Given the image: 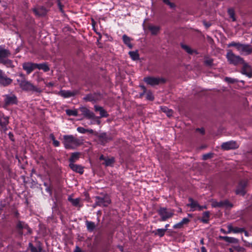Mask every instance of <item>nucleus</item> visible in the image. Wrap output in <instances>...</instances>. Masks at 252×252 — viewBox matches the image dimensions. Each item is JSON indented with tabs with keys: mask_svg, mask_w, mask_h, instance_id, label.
<instances>
[{
	"mask_svg": "<svg viewBox=\"0 0 252 252\" xmlns=\"http://www.w3.org/2000/svg\"><path fill=\"white\" fill-rule=\"evenodd\" d=\"M227 228H228V231H227V233H230V232H233L234 227L232 226V225H231V224L228 225L227 226Z\"/></svg>",
	"mask_w": 252,
	"mask_h": 252,
	"instance_id": "obj_54",
	"label": "nucleus"
},
{
	"mask_svg": "<svg viewBox=\"0 0 252 252\" xmlns=\"http://www.w3.org/2000/svg\"><path fill=\"white\" fill-rule=\"evenodd\" d=\"M94 107L95 111L99 112L100 117H107L108 116V114L107 112L103 108V107L97 105H95Z\"/></svg>",
	"mask_w": 252,
	"mask_h": 252,
	"instance_id": "obj_25",
	"label": "nucleus"
},
{
	"mask_svg": "<svg viewBox=\"0 0 252 252\" xmlns=\"http://www.w3.org/2000/svg\"><path fill=\"white\" fill-rule=\"evenodd\" d=\"M65 112L66 114L68 116H77L78 115V111L77 110L67 109Z\"/></svg>",
	"mask_w": 252,
	"mask_h": 252,
	"instance_id": "obj_42",
	"label": "nucleus"
},
{
	"mask_svg": "<svg viewBox=\"0 0 252 252\" xmlns=\"http://www.w3.org/2000/svg\"><path fill=\"white\" fill-rule=\"evenodd\" d=\"M80 110L82 114L89 119H94L95 118L94 113L85 107H81Z\"/></svg>",
	"mask_w": 252,
	"mask_h": 252,
	"instance_id": "obj_13",
	"label": "nucleus"
},
{
	"mask_svg": "<svg viewBox=\"0 0 252 252\" xmlns=\"http://www.w3.org/2000/svg\"><path fill=\"white\" fill-rule=\"evenodd\" d=\"M13 80L8 77L5 72L1 69H0V85L3 87H6L10 85Z\"/></svg>",
	"mask_w": 252,
	"mask_h": 252,
	"instance_id": "obj_7",
	"label": "nucleus"
},
{
	"mask_svg": "<svg viewBox=\"0 0 252 252\" xmlns=\"http://www.w3.org/2000/svg\"><path fill=\"white\" fill-rule=\"evenodd\" d=\"M219 238L221 240H224L225 242L230 243H237L238 242V240L237 239L233 238V237H230L228 236H220L219 237Z\"/></svg>",
	"mask_w": 252,
	"mask_h": 252,
	"instance_id": "obj_26",
	"label": "nucleus"
},
{
	"mask_svg": "<svg viewBox=\"0 0 252 252\" xmlns=\"http://www.w3.org/2000/svg\"><path fill=\"white\" fill-rule=\"evenodd\" d=\"M198 130H199L202 134H203L204 133V130L203 128L201 129H197Z\"/></svg>",
	"mask_w": 252,
	"mask_h": 252,
	"instance_id": "obj_62",
	"label": "nucleus"
},
{
	"mask_svg": "<svg viewBox=\"0 0 252 252\" xmlns=\"http://www.w3.org/2000/svg\"><path fill=\"white\" fill-rule=\"evenodd\" d=\"M106 158H105L103 155L100 156V157H99L100 160H103L104 161H105V159Z\"/></svg>",
	"mask_w": 252,
	"mask_h": 252,
	"instance_id": "obj_61",
	"label": "nucleus"
},
{
	"mask_svg": "<svg viewBox=\"0 0 252 252\" xmlns=\"http://www.w3.org/2000/svg\"><path fill=\"white\" fill-rule=\"evenodd\" d=\"M248 182L246 180L241 181L236 188L235 193L237 194L244 195L246 193L245 188L247 186Z\"/></svg>",
	"mask_w": 252,
	"mask_h": 252,
	"instance_id": "obj_9",
	"label": "nucleus"
},
{
	"mask_svg": "<svg viewBox=\"0 0 252 252\" xmlns=\"http://www.w3.org/2000/svg\"><path fill=\"white\" fill-rule=\"evenodd\" d=\"M53 144L55 147H59L60 146V142L57 140L53 141Z\"/></svg>",
	"mask_w": 252,
	"mask_h": 252,
	"instance_id": "obj_55",
	"label": "nucleus"
},
{
	"mask_svg": "<svg viewBox=\"0 0 252 252\" xmlns=\"http://www.w3.org/2000/svg\"><path fill=\"white\" fill-rule=\"evenodd\" d=\"M211 205L214 208H222V201H217L215 200H212Z\"/></svg>",
	"mask_w": 252,
	"mask_h": 252,
	"instance_id": "obj_38",
	"label": "nucleus"
},
{
	"mask_svg": "<svg viewBox=\"0 0 252 252\" xmlns=\"http://www.w3.org/2000/svg\"><path fill=\"white\" fill-rule=\"evenodd\" d=\"M87 132H88L90 133H93L94 132V130L92 129H87Z\"/></svg>",
	"mask_w": 252,
	"mask_h": 252,
	"instance_id": "obj_64",
	"label": "nucleus"
},
{
	"mask_svg": "<svg viewBox=\"0 0 252 252\" xmlns=\"http://www.w3.org/2000/svg\"><path fill=\"white\" fill-rule=\"evenodd\" d=\"M4 102L6 106L16 104L17 103V98L16 96L12 94H6L4 95Z\"/></svg>",
	"mask_w": 252,
	"mask_h": 252,
	"instance_id": "obj_5",
	"label": "nucleus"
},
{
	"mask_svg": "<svg viewBox=\"0 0 252 252\" xmlns=\"http://www.w3.org/2000/svg\"><path fill=\"white\" fill-rule=\"evenodd\" d=\"M226 58L231 64L235 65L244 63V61L239 56L235 55L231 51H229L226 54Z\"/></svg>",
	"mask_w": 252,
	"mask_h": 252,
	"instance_id": "obj_2",
	"label": "nucleus"
},
{
	"mask_svg": "<svg viewBox=\"0 0 252 252\" xmlns=\"http://www.w3.org/2000/svg\"><path fill=\"white\" fill-rule=\"evenodd\" d=\"M163 2L165 3L166 4L168 5L171 8H173L175 7V4L170 2L169 0H162Z\"/></svg>",
	"mask_w": 252,
	"mask_h": 252,
	"instance_id": "obj_49",
	"label": "nucleus"
},
{
	"mask_svg": "<svg viewBox=\"0 0 252 252\" xmlns=\"http://www.w3.org/2000/svg\"><path fill=\"white\" fill-rule=\"evenodd\" d=\"M74 252H82V251L79 247L76 246Z\"/></svg>",
	"mask_w": 252,
	"mask_h": 252,
	"instance_id": "obj_56",
	"label": "nucleus"
},
{
	"mask_svg": "<svg viewBox=\"0 0 252 252\" xmlns=\"http://www.w3.org/2000/svg\"><path fill=\"white\" fill-rule=\"evenodd\" d=\"M181 46L189 54H192L194 52V50H192L190 47L187 45L181 44Z\"/></svg>",
	"mask_w": 252,
	"mask_h": 252,
	"instance_id": "obj_41",
	"label": "nucleus"
},
{
	"mask_svg": "<svg viewBox=\"0 0 252 252\" xmlns=\"http://www.w3.org/2000/svg\"><path fill=\"white\" fill-rule=\"evenodd\" d=\"M8 123V117L0 114V126L1 128L5 129Z\"/></svg>",
	"mask_w": 252,
	"mask_h": 252,
	"instance_id": "obj_21",
	"label": "nucleus"
},
{
	"mask_svg": "<svg viewBox=\"0 0 252 252\" xmlns=\"http://www.w3.org/2000/svg\"><path fill=\"white\" fill-rule=\"evenodd\" d=\"M77 130L78 132L81 133H85L87 132V129L84 128L83 127H78L77 128Z\"/></svg>",
	"mask_w": 252,
	"mask_h": 252,
	"instance_id": "obj_51",
	"label": "nucleus"
},
{
	"mask_svg": "<svg viewBox=\"0 0 252 252\" xmlns=\"http://www.w3.org/2000/svg\"><path fill=\"white\" fill-rule=\"evenodd\" d=\"M233 207V204L229 202L227 200L222 201V207L226 208H230Z\"/></svg>",
	"mask_w": 252,
	"mask_h": 252,
	"instance_id": "obj_46",
	"label": "nucleus"
},
{
	"mask_svg": "<svg viewBox=\"0 0 252 252\" xmlns=\"http://www.w3.org/2000/svg\"><path fill=\"white\" fill-rule=\"evenodd\" d=\"M141 87L142 89L143 90L144 93H145L146 91V88L144 86H141Z\"/></svg>",
	"mask_w": 252,
	"mask_h": 252,
	"instance_id": "obj_63",
	"label": "nucleus"
},
{
	"mask_svg": "<svg viewBox=\"0 0 252 252\" xmlns=\"http://www.w3.org/2000/svg\"><path fill=\"white\" fill-rule=\"evenodd\" d=\"M149 30L152 34L156 35L158 32L160 28L158 26H150L149 27Z\"/></svg>",
	"mask_w": 252,
	"mask_h": 252,
	"instance_id": "obj_34",
	"label": "nucleus"
},
{
	"mask_svg": "<svg viewBox=\"0 0 252 252\" xmlns=\"http://www.w3.org/2000/svg\"><path fill=\"white\" fill-rule=\"evenodd\" d=\"M243 67L242 69L241 73L248 76L249 78L252 77V72L251 67L244 62Z\"/></svg>",
	"mask_w": 252,
	"mask_h": 252,
	"instance_id": "obj_16",
	"label": "nucleus"
},
{
	"mask_svg": "<svg viewBox=\"0 0 252 252\" xmlns=\"http://www.w3.org/2000/svg\"><path fill=\"white\" fill-rule=\"evenodd\" d=\"M62 143L66 149H75L83 144L81 140L73 135H63Z\"/></svg>",
	"mask_w": 252,
	"mask_h": 252,
	"instance_id": "obj_1",
	"label": "nucleus"
},
{
	"mask_svg": "<svg viewBox=\"0 0 252 252\" xmlns=\"http://www.w3.org/2000/svg\"><path fill=\"white\" fill-rule=\"evenodd\" d=\"M0 63L5 65L7 67L13 68L14 67L12 61L8 59L5 58L4 60H1Z\"/></svg>",
	"mask_w": 252,
	"mask_h": 252,
	"instance_id": "obj_29",
	"label": "nucleus"
},
{
	"mask_svg": "<svg viewBox=\"0 0 252 252\" xmlns=\"http://www.w3.org/2000/svg\"><path fill=\"white\" fill-rule=\"evenodd\" d=\"M201 252H207V250L203 246L201 248Z\"/></svg>",
	"mask_w": 252,
	"mask_h": 252,
	"instance_id": "obj_60",
	"label": "nucleus"
},
{
	"mask_svg": "<svg viewBox=\"0 0 252 252\" xmlns=\"http://www.w3.org/2000/svg\"><path fill=\"white\" fill-rule=\"evenodd\" d=\"M210 217V212L206 211L203 213L201 221L204 223H208Z\"/></svg>",
	"mask_w": 252,
	"mask_h": 252,
	"instance_id": "obj_36",
	"label": "nucleus"
},
{
	"mask_svg": "<svg viewBox=\"0 0 252 252\" xmlns=\"http://www.w3.org/2000/svg\"><path fill=\"white\" fill-rule=\"evenodd\" d=\"M33 12L35 15L39 16H42L45 15L47 13V10L43 6H40L37 8H35L33 9Z\"/></svg>",
	"mask_w": 252,
	"mask_h": 252,
	"instance_id": "obj_20",
	"label": "nucleus"
},
{
	"mask_svg": "<svg viewBox=\"0 0 252 252\" xmlns=\"http://www.w3.org/2000/svg\"><path fill=\"white\" fill-rule=\"evenodd\" d=\"M239 52L241 54H246L247 55L252 53V46L249 44H241Z\"/></svg>",
	"mask_w": 252,
	"mask_h": 252,
	"instance_id": "obj_12",
	"label": "nucleus"
},
{
	"mask_svg": "<svg viewBox=\"0 0 252 252\" xmlns=\"http://www.w3.org/2000/svg\"><path fill=\"white\" fill-rule=\"evenodd\" d=\"M68 200L74 206L79 207V208L82 207V205H80L81 199L80 198L73 199L71 196H69L68 197Z\"/></svg>",
	"mask_w": 252,
	"mask_h": 252,
	"instance_id": "obj_24",
	"label": "nucleus"
},
{
	"mask_svg": "<svg viewBox=\"0 0 252 252\" xmlns=\"http://www.w3.org/2000/svg\"><path fill=\"white\" fill-rule=\"evenodd\" d=\"M111 203V200L109 197L105 195L103 197H95V203L94 207L99 206L101 207H106Z\"/></svg>",
	"mask_w": 252,
	"mask_h": 252,
	"instance_id": "obj_3",
	"label": "nucleus"
},
{
	"mask_svg": "<svg viewBox=\"0 0 252 252\" xmlns=\"http://www.w3.org/2000/svg\"><path fill=\"white\" fill-rule=\"evenodd\" d=\"M84 99L86 101L95 102L96 101L95 94H89L84 97Z\"/></svg>",
	"mask_w": 252,
	"mask_h": 252,
	"instance_id": "obj_33",
	"label": "nucleus"
},
{
	"mask_svg": "<svg viewBox=\"0 0 252 252\" xmlns=\"http://www.w3.org/2000/svg\"><path fill=\"white\" fill-rule=\"evenodd\" d=\"M18 75L22 78V80L26 79L25 76L23 73H20Z\"/></svg>",
	"mask_w": 252,
	"mask_h": 252,
	"instance_id": "obj_57",
	"label": "nucleus"
},
{
	"mask_svg": "<svg viewBox=\"0 0 252 252\" xmlns=\"http://www.w3.org/2000/svg\"><path fill=\"white\" fill-rule=\"evenodd\" d=\"M143 80L151 86L157 85L165 82V79L161 77H146Z\"/></svg>",
	"mask_w": 252,
	"mask_h": 252,
	"instance_id": "obj_4",
	"label": "nucleus"
},
{
	"mask_svg": "<svg viewBox=\"0 0 252 252\" xmlns=\"http://www.w3.org/2000/svg\"><path fill=\"white\" fill-rule=\"evenodd\" d=\"M221 147L224 150H229L238 148L239 145L235 141H230L223 143L221 145Z\"/></svg>",
	"mask_w": 252,
	"mask_h": 252,
	"instance_id": "obj_10",
	"label": "nucleus"
},
{
	"mask_svg": "<svg viewBox=\"0 0 252 252\" xmlns=\"http://www.w3.org/2000/svg\"><path fill=\"white\" fill-rule=\"evenodd\" d=\"M16 226L19 233L21 234H23L24 232L26 234L32 233V230L29 227L28 224L23 221H18Z\"/></svg>",
	"mask_w": 252,
	"mask_h": 252,
	"instance_id": "obj_8",
	"label": "nucleus"
},
{
	"mask_svg": "<svg viewBox=\"0 0 252 252\" xmlns=\"http://www.w3.org/2000/svg\"><path fill=\"white\" fill-rule=\"evenodd\" d=\"M213 60L212 59H207L205 61V63L207 65H211L212 64Z\"/></svg>",
	"mask_w": 252,
	"mask_h": 252,
	"instance_id": "obj_52",
	"label": "nucleus"
},
{
	"mask_svg": "<svg viewBox=\"0 0 252 252\" xmlns=\"http://www.w3.org/2000/svg\"><path fill=\"white\" fill-rule=\"evenodd\" d=\"M86 225L88 230L92 231L95 227V225L94 222L92 221H86Z\"/></svg>",
	"mask_w": 252,
	"mask_h": 252,
	"instance_id": "obj_40",
	"label": "nucleus"
},
{
	"mask_svg": "<svg viewBox=\"0 0 252 252\" xmlns=\"http://www.w3.org/2000/svg\"><path fill=\"white\" fill-rule=\"evenodd\" d=\"M11 55L10 51L5 49L3 46H0V62L5 58L9 57Z\"/></svg>",
	"mask_w": 252,
	"mask_h": 252,
	"instance_id": "obj_14",
	"label": "nucleus"
},
{
	"mask_svg": "<svg viewBox=\"0 0 252 252\" xmlns=\"http://www.w3.org/2000/svg\"><path fill=\"white\" fill-rule=\"evenodd\" d=\"M189 200L190 203L188 204V206L190 207V211H194L197 210L199 211V207L200 205L198 202L193 200V199L191 198H189Z\"/></svg>",
	"mask_w": 252,
	"mask_h": 252,
	"instance_id": "obj_19",
	"label": "nucleus"
},
{
	"mask_svg": "<svg viewBox=\"0 0 252 252\" xmlns=\"http://www.w3.org/2000/svg\"><path fill=\"white\" fill-rule=\"evenodd\" d=\"M160 109L161 111L166 113L168 117H170L173 114V111L171 109H168L166 106H161Z\"/></svg>",
	"mask_w": 252,
	"mask_h": 252,
	"instance_id": "obj_37",
	"label": "nucleus"
},
{
	"mask_svg": "<svg viewBox=\"0 0 252 252\" xmlns=\"http://www.w3.org/2000/svg\"><path fill=\"white\" fill-rule=\"evenodd\" d=\"M166 231V228H159L157 230V232H156V234L158 235L160 237H162L165 232Z\"/></svg>",
	"mask_w": 252,
	"mask_h": 252,
	"instance_id": "obj_44",
	"label": "nucleus"
},
{
	"mask_svg": "<svg viewBox=\"0 0 252 252\" xmlns=\"http://www.w3.org/2000/svg\"><path fill=\"white\" fill-rule=\"evenodd\" d=\"M158 213L162 221H165L168 219L172 218L174 215L173 212L168 210L166 208H160Z\"/></svg>",
	"mask_w": 252,
	"mask_h": 252,
	"instance_id": "obj_6",
	"label": "nucleus"
},
{
	"mask_svg": "<svg viewBox=\"0 0 252 252\" xmlns=\"http://www.w3.org/2000/svg\"><path fill=\"white\" fill-rule=\"evenodd\" d=\"M244 231V229L243 228L235 227L233 228V232L235 233H240Z\"/></svg>",
	"mask_w": 252,
	"mask_h": 252,
	"instance_id": "obj_50",
	"label": "nucleus"
},
{
	"mask_svg": "<svg viewBox=\"0 0 252 252\" xmlns=\"http://www.w3.org/2000/svg\"><path fill=\"white\" fill-rule=\"evenodd\" d=\"M207 208V206L206 205H204V206H200L199 207V211H201L203 209H206Z\"/></svg>",
	"mask_w": 252,
	"mask_h": 252,
	"instance_id": "obj_58",
	"label": "nucleus"
},
{
	"mask_svg": "<svg viewBox=\"0 0 252 252\" xmlns=\"http://www.w3.org/2000/svg\"><path fill=\"white\" fill-rule=\"evenodd\" d=\"M128 54L132 60L133 61L137 60L139 58V55L137 51H130Z\"/></svg>",
	"mask_w": 252,
	"mask_h": 252,
	"instance_id": "obj_35",
	"label": "nucleus"
},
{
	"mask_svg": "<svg viewBox=\"0 0 252 252\" xmlns=\"http://www.w3.org/2000/svg\"><path fill=\"white\" fill-rule=\"evenodd\" d=\"M228 14L229 16V17L232 19L233 21H235L236 20V18L235 17V12L234 10L232 8H229L228 9Z\"/></svg>",
	"mask_w": 252,
	"mask_h": 252,
	"instance_id": "obj_43",
	"label": "nucleus"
},
{
	"mask_svg": "<svg viewBox=\"0 0 252 252\" xmlns=\"http://www.w3.org/2000/svg\"><path fill=\"white\" fill-rule=\"evenodd\" d=\"M35 68H38L39 70H43L44 72H47L49 70V67L48 65L45 63H35Z\"/></svg>",
	"mask_w": 252,
	"mask_h": 252,
	"instance_id": "obj_27",
	"label": "nucleus"
},
{
	"mask_svg": "<svg viewBox=\"0 0 252 252\" xmlns=\"http://www.w3.org/2000/svg\"><path fill=\"white\" fill-rule=\"evenodd\" d=\"M30 92H32L37 95H39L43 92V89L32 84Z\"/></svg>",
	"mask_w": 252,
	"mask_h": 252,
	"instance_id": "obj_30",
	"label": "nucleus"
},
{
	"mask_svg": "<svg viewBox=\"0 0 252 252\" xmlns=\"http://www.w3.org/2000/svg\"><path fill=\"white\" fill-rule=\"evenodd\" d=\"M49 137L50 139H51L53 141L56 140L55 137L53 133H51L49 135Z\"/></svg>",
	"mask_w": 252,
	"mask_h": 252,
	"instance_id": "obj_59",
	"label": "nucleus"
},
{
	"mask_svg": "<svg viewBox=\"0 0 252 252\" xmlns=\"http://www.w3.org/2000/svg\"><path fill=\"white\" fill-rule=\"evenodd\" d=\"M189 222V220L188 218H184L179 222L175 224L173 226L174 229H180L183 227L185 224H187Z\"/></svg>",
	"mask_w": 252,
	"mask_h": 252,
	"instance_id": "obj_23",
	"label": "nucleus"
},
{
	"mask_svg": "<svg viewBox=\"0 0 252 252\" xmlns=\"http://www.w3.org/2000/svg\"><path fill=\"white\" fill-rule=\"evenodd\" d=\"M76 93L74 91H65V90H61L60 91L58 94L64 97L67 98L71 96H73L76 94Z\"/></svg>",
	"mask_w": 252,
	"mask_h": 252,
	"instance_id": "obj_18",
	"label": "nucleus"
},
{
	"mask_svg": "<svg viewBox=\"0 0 252 252\" xmlns=\"http://www.w3.org/2000/svg\"><path fill=\"white\" fill-rule=\"evenodd\" d=\"M32 84L30 82L27 81L26 79L21 80L20 87V88L25 91L30 92Z\"/></svg>",
	"mask_w": 252,
	"mask_h": 252,
	"instance_id": "obj_15",
	"label": "nucleus"
},
{
	"mask_svg": "<svg viewBox=\"0 0 252 252\" xmlns=\"http://www.w3.org/2000/svg\"><path fill=\"white\" fill-rule=\"evenodd\" d=\"M115 162V158L113 157L107 158L105 159L104 164L106 166H112Z\"/></svg>",
	"mask_w": 252,
	"mask_h": 252,
	"instance_id": "obj_31",
	"label": "nucleus"
},
{
	"mask_svg": "<svg viewBox=\"0 0 252 252\" xmlns=\"http://www.w3.org/2000/svg\"><path fill=\"white\" fill-rule=\"evenodd\" d=\"M29 246L32 252H41V248L40 247H34L31 243L29 244Z\"/></svg>",
	"mask_w": 252,
	"mask_h": 252,
	"instance_id": "obj_45",
	"label": "nucleus"
},
{
	"mask_svg": "<svg viewBox=\"0 0 252 252\" xmlns=\"http://www.w3.org/2000/svg\"><path fill=\"white\" fill-rule=\"evenodd\" d=\"M225 80L229 83H234L238 82L237 79L232 78L230 77H225Z\"/></svg>",
	"mask_w": 252,
	"mask_h": 252,
	"instance_id": "obj_48",
	"label": "nucleus"
},
{
	"mask_svg": "<svg viewBox=\"0 0 252 252\" xmlns=\"http://www.w3.org/2000/svg\"><path fill=\"white\" fill-rule=\"evenodd\" d=\"M23 68L28 74H30L35 69V63L31 62H25L22 64Z\"/></svg>",
	"mask_w": 252,
	"mask_h": 252,
	"instance_id": "obj_11",
	"label": "nucleus"
},
{
	"mask_svg": "<svg viewBox=\"0 0 252 252\" xmlns=\"http://www.w3.org/2000/svg\"><path fill=\"white\" fill-rule=\"evenodd\" d=\"M69 166L73 171H75L80 174H82L84 172V167L80 165L71 163H69Z\"/></svg>",
	"mask_w": 252,
	"mask_h": 252,
	"instance_id": "obj_17",
	"label": "nucleus"
},
{
	"mask_svg": "<svg viewBox=\"0 0 252 252\" xmlns=\"http://www.w3.org/2000/svg\"><path fill=\"white\" fill-rule=\"evenodd\" d=\"M80 153L78 152H75L72 154L69 160L70 163H73L77 160L79 158Z\"/></svg>",
	"mask_w": 252,
	"mask_h": 252,
	"instance_id": "obj_32",
	"label": "nucleus"
},
{
	"mask_svg": "<svg viewBox=\"0 0 252 252\" xmlns=\"http://www.w3.org/2000/svg\"><path fill=\"white\" fill-rule=\"evenodd\" d=\"M213 154L212 153H209L203 155L202 158L203 160H207L208 159L213 158Z\"/></svg>",
	"mask_w": 252,
	"mask_h": 252,
	"instance_id": "obj_47",
	"label": "nucleus"
},
{
	"mask_svg": "<svg viewBox=\"0 0 252 252\" xmlns=\"http://www.w3.org/2000/svg\"><path fill=\"white\" fill-rule=\"evenodd\" d=\"M146 98L147 99H149L150 100H153L154 98V96L150 92L147 94Z\"/></svg>",
	"mask_w": 252,
	"mask_h": 252,
	"instance_id": "obj_53",
	"label": "nucleus"
},
{
	"mask_svg": "<svg viewBox=\"0 0 252 252\" xmlns=\"http://www.w3.org/2000/svg\"><path fill=\"white\" fill-rule=\"evenodd\" d=\"M241 44V43L240 42L232 41L227 44V47H234L239 51Z\"/></svg>",
	"mask_w": 252,
	"mask_h": 252,
	"instance_id": "obj_39",
	"label": "nucleus"
},
{
	"mask_svg": "<svg viewBox=\"0 0 252 252\" xmlns=\"http://www.w3.org/2000/svg\"><path fill=\"white\" fill-rule=\"evenodd\" d=\"M123 40L125 44H126L130 49L133 47L131 44V38L127 36L126 34H124L122 37Z\"/></svg>",
	"mask_w": 252,
	"mask_h": 252,
	"instance_id": "obj_28",
	"label": "nucleus"
},
{
	"mask_svg": "<svg viewBox=\"0 0 252 252\" xmlns=\"http://www.w3.org/2000/svg\"><path fill=\"white\" fill-rule=\"evenodd\" d=\"M98 139L101 144L104 145L106 143L110 141L111 138L108 136L106 133H103L98 136Z\"/></svg>",
	"mask_w": 252,
	"mask_h": 252,
	"instance_id": "obj_22",
	"label": "nucleus"
}]
</instances>
